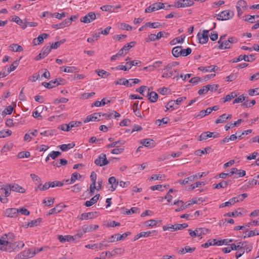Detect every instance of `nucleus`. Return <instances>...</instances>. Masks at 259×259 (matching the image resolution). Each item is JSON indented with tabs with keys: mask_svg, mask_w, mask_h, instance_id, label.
I'll return each instance as SVG.
<instances>
[{
	"mask_svg": "<svg viewBox=\"0 0 259 259\" xmlns=\"http://www.w3.org/2000/svg\"><path fill=\"white\" fill-rule=\"evenodd\" d=\"M246 243V241L239 242L237 243V245L234 243H232L231 244V246L232 247V248H231V249H233V250H240L241 249H242V248H243L244 244Z\"/></svg>",
	"mask_w": 259,
	"mask_h": 259,
	"instance_id": "nucleus-27",
	"label": "nucleus"
},
{
	"mask_svg": "<svg viewBox=\"0 0 259 259\" xmlns=\"http://www.w3.org/2000/svg\"><path fill=\"white\" fill-rule=\"evenodd\" d=\"M114 83L116 85L121 84L124 85L126 87H132V84L129 83V80L126 79L124 78L118 79V80L114 81Z\"/></svg>",
	"mask_w": 259,
	"mask_h": 259,
	"instance_id": "nucleus-24",
	"label": "nucleus"
},
{
	"mask_svg": "<svg viewBox=\"0 0 259 259\" xmlns=\"http://www.w3.org/2000/svg\"><path fill=\"white\" fill-rule=\"evenodd\" d=\"M103 116H104L106 119H109L112 117H114L115 118L119 117L120 116V115L116 111L113 110L112 111L111 113L103 114Z\"/></svg>",
	"mask_w": 259,
	"mask_h": 259,
	"instance_id": "nucleus-29",
	"label": "nucleus"
},
{
	"mask_svg": "<svg viewBox=\"0 0 259 259\" xmlns=\"http://www.w3.org/2000/svg\"><path fill=\"white\" fill-rule=\"evenodd\" d=\"M153 10L154 11L161 9H164V4L160 2H157L151 5Z\"/></svg>",
	"mask_w": 259,
	"mask_h": 259,
	"instance_id": "nucleus-32",
	"label": "nucleus"
},
{
	"mask_svg": "<svg viewBox=\"0 0 259 259\" xmlns=\"http://www.w3.org/2000/svg\"><path fill=\"white\" fill-rule=\"evenodd\" d=\"M8 237H14V235L12 233H9L8 234H5L0 238V249L1 250L12 251L11 247L13 245V243L9 241Z\"/></svg>",
	"mask_w": 259,
	"mask_h": 259,
	"instance_id": "nucleus-1",
	"label": "nucleus"
},
{
	"mask_svg": "<svg viewBox=\"0 0 259 259\" xmlns=\"http://www.w3.org/2000/svg\"><path fill=\"white\" fill-rule=\"evenodd\" d=\"M97 212H90L88 213H83L80 215L79 218L80 220L92 219L96 217V215H95V214Z\"/></svg>",
	"mask_w": 259,
	"mask_h": 259,
	"instance_id": "nucleus-15",
	"label": "nucleus"
},
{
	"mask_svg": "<svg viewBox=\"0 0 259 259\" xmlns=\"http://www.w3.org/2000/svg\"><path fill=\"white\" fill-rule=\"evenodd\" d=\"M96 19V14L94 12H90L80 19V22L84 23H89Z\"/></svg>",
	"mask_w": 259,
	"mask_h": 259,
	"instance_id": "nucleus-6",
	"label": "nucleus"
},
{
	"mask_svg": "<svg viewBox=\"0 0 259 259\" xmlns=\"http://www.w3.org/2000/svg\"><path fill=\"white\" fill-rule=\"evenodd\" d=\"M136 42L135 41H131L124 45L122 48L124 50L125 54H127L130 49L135 46Z\"/></svg>",
	"mask_w": 259,
	"mask_h": 259,
	"instance_id": "nucleus-46",
	"label": "nucleus"
},
{
	"mask_svg": "<svg viewBox=\"0 0 259 259\" xmlns=\"http://www.w3.org/2000/svg\"><path fill=\"white\" fill-rule=\"evenodd\" d=\"M247 197L246 193H243L240 195H237L236 197H234L230 199L228 202L229 206L234 204L236 202L242 201L244 199Z\"/></svg>",
	"mask_w": 259,
	"mask_h": 259,
	"instance_id": "nucleus-8",
	"label": "nucleus"
},
{
	"mask_svg": "<svg viewBox=\"0 0 259 259\" xmlns=\"http://www.w3.org/2000/svg\"><path fill=\"white\" fill-rule=\"evenodd\" d=\"M256 102L255 100H252L250 102L248 101H245L242 104V106L244 108L250 107L255 105Z\"/></svg>",
	"mask_w": 259,
	"mask_h": 259,
	"instance_id": "nucleus-50",
	"label": "nucleus"
},
{
	"mask_svg": "<svg viewBox=\"0 0 259 259\" xmlns=\"http://www.w3.org/2000/svg\"><path fill=\"white\" fill-rule=\"evenodd\" d=\"M8 187L12 191L24 193L25 192V189L16 184H8Z\"/></svg>",
	"mask_w": 259,
	"mask_h": 259,
	"instance_id": "nucleus-10",
	"label": "nucleus"
},
{
	"mask_svg": "<svg viewBox=\"0 0 259 259\" xmlns=\"http://www.w3.org/2000/svg\"><path fill=\"white\" fill-rule=\"evenodd\" d=\"M69 21L66 19L62 21L61 23L56 24H53L52 27L55 29L63 28L66 26H69Z\"/></svg>",
	"mask_w": 259,
	"mask_h": 259,
	"instance_id": "nucleus-25",
	"label": "nucleus"
},
{
	"mask_svg": "<svg viewBox=\"0 0 259 259\" xmlns=\"http://www.w3.org/2000/svg\"><path fill=\"white\" fill-rule=\"evenodd\" d=\"M209 91V88L208 85L203 86L202 88H201L198 91V94L200 95H204L206 94Z\"/></svg>",
	"mask_w": 259,
	"mask_h": 259,
	"instance_id": "nucleus-64",
	"label": "nucleus"
},
{
	"mask_svg": "<svg viewBox=\"0 0 259 259\" xmlns=\"http://www.w3.org/2000/svg\"><path fill=\"white\" fill-rule=\"evenodd\" d=\"M208 32L209 30H204L202 34L200 33L197 34V37L200 44H204L208 41Z\"/></svg>",
	"mask_w": 259,
	"mask_h": 259,
	"instance_id": "nucleus-7",
	"label": "nucleus"
},
{
	"mask_svg": "<svg viewBox=\"0 0 259 259\" xmlns=\"http://www.w3.org/2000/svg\"><path fill=\"white\" fill-rule=\"evenodd\" d=\"M141 143L145 147L151 148L154 147V142L150 139H145L141 141Z\"/></svg>",
	"mask_w": 259,
	"mask_h": 259,
	"instance_id": "nucleus-21",
	"label": "nucleus"
},
{
	"mask_svg": "<svg viewBox=\"0 0 259 259\" xmlns=\"http://www.w3.org/2000/svg\"><path fill=\"white\" fill-rule=\"evenodd\" d=\"M215 239H210L207 241V242L202 244V247L204 248H208L209 246L211 245H215Z\"/></svg>",
	"mask_w": 259,
	"mask_h": 259,
	"instance_id": "nucleus-54",
	"label": "nucleus"
},
{
	"mask_svg": "<svg viewBox=\"0 0 259 259\" xmlns=\"http://www.w3.org/2000/svg\"><path fill=\"white\" fill-rule=\"evenodd\" d=\"M99 194H96L95 196L92 197L90 200L87 201L84 203V205L87 207L91 206L92 205L95 204L97 202V201L99 200Z\"/></svg>",
	"mask_w": 259,
	"mask_h": 259,
	"instance_id": "nucleus-19",
	"label": "nucleus"
},
{
	"mask_svg": "<svg viewBox=\"0 0 259 259\" xmlns=\"http://www.w3.org/2000/svg\"><path fill=\"white\" fill-rule=\"evenodd\" d=\"M184 38L185 36H183V37H182V36L181 37H176L173 39L171 41H170V44L171 45H174L177 43H182L184 41Z\"/></svg>",
	"mask_w": 259,
	"mask_h": 259,
	"instance_id": "nucleus-56",
	"label": "nucleus"
},
{
	"mask_svg": "<svg viewBox=\"0 0 259 259\" xmlns=\"http://www.w3.org/2000/svg\"><path fill=\"white\" fill-rule=\"evenodd\" d=\"M228 185V182L227 181H223L221 182L214 184L213 185V188L214 189H220L221 188H226Z\"/></svg>",
	"mask_w": 259,
	"mask_h": 259,
	"instance_id": "nucleus-45",
	"label": "nucleus"
},
{
	"mask_svg": "<svg viewBox=\"0 0 259 259\" xmlns=\"http://www.w3.org/2000/svg\"><path fill=\"white\" fill-rule=\"evenodd\" d=\"M30 156V153L28 151H23L18 153V157L19 158H28Z\"/></svg>",
	"mask_w": 259,
	"mask_h": 259,
	"instance_id": "nucleus-55",
	"label": "nucleus"
},
{
	"mask_svg": "<svg viewBox=\"0 0 259 259\" xmlns=\"http://www.w3.org/2000/svg\"><path fill=\"white\" fill-rule=\"evenodd\" d=\"M58 129L63 131L68 132L71 129L69 124H63L59 125L58 127Z\"/></svg>",
	"mask_w": 259,
	"mask_h": 259,
	"instance_id": "nucleus-63",
	"label": "nucleus"
},
{
	"mask_svg": "<svg viewBox=\"0 0 259 259\" xmlns=\"http://www.w3.org/2000/svg\"><path fill=\"white\" fill-rule=\"evenodd\" d=\"M59 84H61V83L58 82L57 78L55 80H51L49 82H44L42 83V85L48 89H52Z\"/></svg>",
	"mask_w": 259,
	"mask_h": 259,
	"instance_id": "nucleus-13",
	"label": "nucleus"
},
{
	"mask_svg": "<svg viewBox=\"0 0 259 259\" xmlns=\"http://www.w3.org/2000/svg\"><path fill=\"white\" fill-rule=\"evenodd\" d=\"M51 51V48L50 46H45L42 48L41 52L40 53L45 58Z\"/></svg>",
	"mask_w": 259,
	"mask_h": 259,
	"instance_id": "nucleus-42",
	"label": "nucleus"
},
{
	"mask_svg": "<svg viewBox=\"0 0 259 259\" xmlns=\"http://www.w3.org/2000/svg\"><path fill=\"white\" fill-rule=\"evenodd\" d=\"M49 34L47 33H42L38 36L37 38H34L33 40V44L34 46L42 44L44 41V39L48 38Z\"/></svg>",
	"mask_w": 259,
	"mask_h": 259,
	"instance_id": "nucleus-12",
	"label": "nucleus"
},
{
	"mask_svg": "<svg viewBox=\"0 0 259 259\" xmlns=\"http://www.w3.org/2000/svg\"><path fill=\"white\" fill-rule=\"evenodd\" d=\"M243 121V120L241 119H239L237 121L234 122V123H230L229 124H226L225 126V128L226 131H228L230 128H233L234 126H237L239 124H240Z\"/></svg>",
	"mask_w": 259,
	"mask_h": 259,
	"instance_id": "nucleus-33",
	"label": "nucleus"
},
{
	"mask_svg": "<svg viewBox=\"0 0 259 259\" xmlns=\"http://www.w3.org/2000/svg\"><path fill=\"white\" fill-rule=\"evenodd\" d=\"M210 113V110L208 108L206 110H201V111H200L199 112V113L198 114V115H197V116L196 117L202 118V117L205 116V115H208Z\"/></svg>",
	"mask_w": 259,
	"mask_h": 259,
	"instance_id": "nucleus-51",
	"label": "nucleus"
},
{
	"mask_svg": "<svg viewBox=\"0 0 259 259\" xmlns=\"http://www.w3.org/2000/svg\"><path fill=\"white\" fill-rule=\"evenodd\" d=\"M67 160L65 159H60L59 161H53L52 164L54 166L60 167L62 165H66L67 164Z\"/></svg>",
	"mask_w": 259,
	"mask_h": 259,
	"instance_id": "nucleus-30",
	"label": "nucleus"
},
{
	"mask_svg": "<svg viewBox=\"0 0 259 259\" xmlns=\"http://www.w3.org/2000/svg\"><path fill=\"white\" fill-rule=\"evenodd\" d=\"M219 46H218V49L223 50L229 49L231 48L230 44L227 40H225L221 42V44H219Z\"/></svg>",
	"mask_w": 259,
	"mask_h": 259,
	"instance_id": "nucleus-44",
	"label": "nucleus"
},
{
	"mask_svg": "<svg viewBox=\"0 0 259 259\" xmlns=\"http://www.w3.org/2000/svg\"><path fill=\"white\" fill-rule=\"evenodd\" d=\"M175 101H174L173 100H171L169 102H168L166 105L165 106V107L166 108V110L165 111L168 110L169 109H171L172 110H174L175 109H176L178 108V107H175Z\"/></svg>",
	"mask_w": 259,
	"mask_h": 259,
	"instance_id": "nucleus-57",
	"label": "nucleus"
},
{
	"mask_svg": "<svg viewBox=\"0 0 259 259\" xmlns=\"http://www.w3.org/2000/svg\"><path fill=\"white\" fill-rule=\"evenodd\" d=\"M150 89L148 88V92L146 96L149 97L148 99L150 102L154 103L157 101L158 97V94L155 92H149Z\"/></svg>",
	"mask_w": 259,
	"mask_h": 259,
	"instance_id": "nucleus-14",
	"label": "nucleus"
},
{
	"mask_svg": "<svg viewBox=\"0 0 259 259\" xmlns=\"http://www.w3.org/2000/svg\"><path fill=\"white\" fill-rule=\"evenodd\" d=\"M63 207V206L61 204L57 205L56 207L49 210V215L60 212L62 210Z\"/></svg>",
	"mask_w": 259,
	"mask_h": 259,
	"instance_id": "nucleus-28",
	"label": "nucleus"
},
{
	"mask_svg": "<svg viewBox=\"0 0 259 259\" xmlns=\"http://www.w3.org/2000/svg\"><path fill=\"white\" fill-rule=\"evenodd\" d=\"M94 163L98 166H102L108 164L109 161L107 159L106 154L102 153L99 156L98 158L95 160Z\"/></svg>",
	"mask_w": 259,
	"mask_h": 259,
	"instance_id": "nucleus-5",
	"label": "nucleus"
},
{
	"mask_svg": "<svg viewBox=\"0 0 259 259\" xmlns=\"http://www.w3.org/2000/svg\"><path fill=\"white\" fill-rule=\"evenodd\" d=\"M214 133L210 132H206L202 133L198 138V140L200 141L205 140L208 138H211Z\"/></svg>",
	"mask_w": 259,
	"mask_h": 259,
	"instance_id": "nucleus-22",
	"label": "nucleus"
},
{
	"mask_svg": "<svg viewBox=\"0 0 259 259\" xmlns=\"http://www.w3.org/2000/svg\"><path fill=\"white\" fill-rule=\"evenodd\" d=\"M246 99V97L244 96L243 94L239 96L238 97L236 98V99L233 101V104H236L238 103H243Z\"/></svg>",
	"mask_w": 259,
	"mask_h": 259,
	"instance_id": "nucleus-53",
	"label": "nucleus"
},
{
	"mask_svg": "<svg viewBox=\"0 0 259 259\" xmlns=\"http://www.w3.org/2000/svg\"><path fill=\"white\" fill-rule=\"evenodd\" d=\"M171 69H168L167 68V65H166L165 67H164V68L163 69V70H166V71L164 72L162 75V77L163 78H169V77H171L172 75H173V73H172V71H171Z\"/></svg>",
	"mask_w": 259,
	"mask_h": 259,
	"instance_id": "nucleus-38",
	"label": "nucleus"
},
{
	"mask_svg": "<svg viewBox=\"0 0 259 259\" xmlns=\"http://www.w3.org/2000/svg\"><path fill=\"white\" fill-rule=\"evenodd\" d=\"M60 69L61 71L67 73H75L78 72V69L74 66H68L66 67L62 66L60 67Z\"/></svg>",
	"mask_w": 259,
	"mask_h": 259,
	"instance_id": "nucleus-20",
	"label": "nucleus"
},
{
	"mask_svg": "<svg viewBox=\"0 0 259 259\" xmlns=\"http://www.w3.org/2000/svg\"><path fill=\"white\" fill-rule=\"evenodd\" d=\"M108 182L111 185L110 189L111 191H114L116 190L119 182L116 180L114 177H110L108 179Z\"/></svg>",
	"mask_w": 259,
	"mask_h": 259,
	"instance_id": "nucleus-18",
	"label": "nucleus"
},
{
	"mask_svg": "<svg viewBox=\"0 0 259 259\" xmlns=\"http://www.w3.org/2000/svg\"><path fill=\"white\" fill-rule=\"evenodd\" d=\"M13 109H14L13 107L11 105H10V106H8L5 109V110L2 112V115L3 116H5L7 114H11L12 113V112H13Z\"/></svg>",
	"mask_w": 259,
	"mask_h": 259,
	"instance_id": "nucleus-52",
	"label": "nucleus"
},
{
	"mask_svg": "<svg viewBox=\"0 0 259 259\" xmlns=\"http://www.w3.org/2000/svg\"><path fill=\"white\" fill-rule=\"evenodd\" d=\"M234 13L233 11L230 10H225L222 11L220 14L217 16L218 20H227L232 18Z\"/></svg>",
	"mask_w": 259,
	"mask_h": 259,
	"instance_id": "nucleus-3",
	"label": "nucleus"
},
{
	"mask_svg": "<svg viewBox=\"0 0 259 259\" xmlns=\"http://www.w3.org/2000/svg\"><path fill=\"white\" fill-rule=\"evenodd\" d=\"M12 134V131L9 130L7 131L2 130L0 131V138H4L8 136H11Z\"/></svg>",
	"mask_w": 259,
	"mask_h": 259,
	"instance_id": "nucleus-49",
	"label": "nucleus"
},
{
	"mask_svg": "<svg viewBox=\"0 0 259 259\" xmlns=\"http://www.w3.org/2000/svg\"><path fill=\"white\" fill-rule=\"evenodd\" d=\"M245 235L243 237L244 238L246 237H250L252 236H254L255 235H259V230H251L249 232H244Z\"/></svg>",
	"mask_w": 259,
	"mask_h": 259,
	"instance_id": "nucleus-43",
	"label": "nucleus"
},
{
	"mask_svg": "<svg viewBox=\"0 0 259 259\" xmlns=\"http://www.w3.org/2000/svg\"><path fill=\"white\" fill-rule=\"evenodd\" d=\"M75 146L74 143H69L68 144H62L60 145V148L63 151H66L71 148H73Z\"/></svg>",
	"mask_w": 259,
	"mask_h": 259,
	"instance_id": "nucleus-35",
	"label": "nucleus"
},
{
	"mask_svg": "<svg viewBox=\"0 0 259 259\" xmlns=\"http://www.w3.org/2000/svg\"><path fill=\"white\" fill-rule=\"evenodd\" d=\"M188 227V225L186 223L183 224H176L175 225H167L166 226H163V230L164 231L170 230L171 231H174L176 230H182Z\"/></svg>",
	"mask_w": 259,
	"mask_h": 259,
	"instance_id": "nucleus-2",
	"label": "nucleus"
},
{
	"mask_svg": "<svg viewBox=\"0 0 259 259\" xmlns=\"http://www.w3.org/2000/svg\"><path fill=\"white\" fill-rule=\"evenodd\" d=\"M227 120L226 114H223L220 116L219 117L215 120V123L217 124L224 123Z\"/></svg>",
	"mask_w": 259,
	"mask_h": 259,
	"instance_id": "nucleus-61",
	"label": "nucleus"
},
{
	"mask_svg": "<svg viewBox=\"0 0 259 259\" xmlns=\"http://www.w3.org/2000/svg\"><path fill=\"white\" fill-rule=\"evenodd\" d=\"M234 174H237L238 177H235L236 178H238L239 177H243L245 176L246 171L242 169H238L237 168H232L230 170V176Z\"/></svg>",
	"mask_w": 259,
	"mask_h": 259,
	"instance_id": "nucleus-11",
	"label": "nucleus"
},
{
	"mask_svg": "<svg viewBox=\"0 0 259 259\" xmlns=\"http://www.w3.org/2000/svg\"><path fill=\"white\" fill-rule=\"evenodd\" d=\"M125 143L124 141H118L112 142L110 144L107 146V148H111L113 147L118 148L120 145H123Z\"/></svg>",
	"mask_w": 259,
	"mask_h": 259,
	"instance_id": "nucleus-41",
	"label": "nucleus"
},
{
	"mask_svg": "<svg viewBox=\"0 0 259 259\" xmlns=\"http://www.w3.org/2000/svg\"><path fill=\"white\" fill-rule=\"evenodd\" d=\"M99 228L97 225H83L82 227V230L83 233L93 231Z\"/></svg>",
	"mask_w": 259,
	"mask_h": 259,
	"instance_id": "nucleus-16",
	"label": "nucleus"
},
{
	"mask_svg": "<svg viewBox=\"0 0 259 259\" xmlns=\"http://www.w3.org/2000/svg\"><path fill=\"white\" fill-rule=\"evenodd\" d=\"M41 221V219L40 218H38L36 220H32L31 222L28 223L27 224L24 225L25 228H28V227H33L37 226L39 223H40Z\"/></svg>",
	"mask_w": 259,
	"mask_h": 259,
	"instance_id": "nucleus-36",
	"label": "nucleus"
},
{
	"mask_svg": "<svg viewBox=\"0 0 259 259\" xmlns=\"http://www.w3.org/2000/svg\"><path fill=\"white\" fill-rule=\"evenodd\" d=\"M81 178V176L77 173V172H74L71 175L70 181L69 183V184H72L74 183L76 180H80Z\"/></svg>",
	"mask_w": 259,
	"mask_h": 259,
	"instance_id": "nucleus-40",
	"label": "nucleus"
},
{
	"mask_svg": "<svg viewBox=\"0 0 259 259\" xmlns=\"http://www.w3.org/2000/svg\"><path fill=\"white\" fill-rule=\"evenodd\" d=\"M58 240L62 243H64L66 241L69 242L71 240L74 241V237L71 235H58Z\"/></svg>",
	"mask_w": 259,
	"mask_h": 259,
	"instance_id": "nucleus-23",
	"label": "nucleus"
},
{
	"mask_svg": "<svg viewBox=\"0 0 259 259\" xmlns=\"http://www.w3.org/2000/svg\"><path fill=\"white\" fill-rule=\"evenodd\" d=\"M24 243L22 241L16 242L13 243V245L12 246L11 249L12 250H19L24 247Z\"/></svg>",
	"mask_w": 259,
	"mask_h": 259,
	"instance_id": "nucleus-37",
	"label": "nucleus"
},
{
	"mask_svg": "<svg viewBox=\"0 0 259 259\" xmlns=\"http://www.w3.org/2000/svg\"><path fill=\"white\" fill-rule=\"evenodd\" d=\"M18 214V210L15 208H8L4 211V215L9 218H16Z\"/></svg>",
	"mask_w": 259,
	"mask_h": 259,
	"instance_id": "nucleus-9",
	"label": "nucleus"
},
{
	"mask_svg": "<svg viewBox=\"0 0 259 259\" xmlns=\"http://www.w3.org/2000/svg\"><path fill=\"white\" fill-rule=\"evenodd\" d=\"M131 234V232H126L122 234H115L108 238V242L111 243L115 241L122 240Z\"/></svg>",
	"mask_w": 259,
	"mask_h": 259,
	"instance_id": "nucleus-4",
	"label": "nucleus"
},
{
	"mask_svg": "<svg viewBox=\"0 0 259 259\" xmlns=\"http://www.w3.org/2000/svg\"><path fill=\"white\" fill-rule=\"evenodd\" d=\"M157 221L155 220H150L144 222V225L147 227H153L157 225Z\"/></svg>",
	"mask_w": 259,
	"mask_h": 259,
	"instance_id": "nucleus-59",
	"label": "nucleus"
},
{
	"mask_svg": "<svg viewBox=\"0 0 259 259\" xmlns=\"http://www.w3.org/2000/svg\"><path fill=\"white\" fill-rule=\"evenodd\" d=\"M182 47L181 46H177L174 47L172 50V54L175 57L178 58L182 56Z\"/></svg>",
	"mask_w": 259,
	"mask_h": 259,
	"instance_id": "nucleus-26",
	"label": "nucleus"
},
{
	"mask_svg": "<svg viewBox=\"0 0 259 259\" xmlns=\"http://www.w3.org/2000/svg\"><path fill=\"white\" fill-rule=\"evenodd\" d=\"M96 72L99 76L102 78H105L110 75L107 71L102 69H97L96 70Z\"/></svg>",
	"mask_w": 259,
	"mask_h": 259,
	"instance_id": "nucleus-47",
	"label": "nucleus"
},
{
	"mask_svg": "<svg viewBox=\"0 0 259 259\" xmlns=\"http://www.w3.org/2000/svg\"><path fill=\"white\" fill-rule=\"evenodd\" d=\"M156 40H158V36H157V34H150L148 35V37L146 39V42H149L151 41H155Z\"/></svg>",
	"mask_w": 259,
	"mask_h": 259,
	"instance_id": "nucleus-62",
	"label": "nucleus"
},
{
	"mask_svg": "<svg viewBox=\"0 0 259 259\" xmlns=\"http://www.w3.org/2000/svg\"><path fill=\"white\" fill-rule=\"evenodd\" d=\"M211 151V148L209 147H206L204 150H197L195 151V155L201 156L203 154H207Z\"/></svg>",
	"mask_w": 259,
	"mask_h": 259,
	"instance_id": "nucleus-34",
	"label": "nucleus"
},
{
	"mask_svg": "<svg viewBox=\"0 0 259 259\" xmlns=\"http://www.w3.org/2000/svg\"><path fill=\"white\" fill-rule=\"evenodd\" d=\"M25 257L26 258H31L33 257L35 253V252H32L31 249L23 251Z\"/></svg>",
	"mask_w": 259,
	"mask_h": 259,
	"instance_id": "nucleus-60",
	"label": "nucleus"
},
{
	"mask_svg": "<svg viewBox=\"0 0 259 259\" xmlns=\"http://www.w3.org/2000/svg\"><path fill=\"white\" fill-rule=\"evenodd\" d=\"M141 62L140 61L138 60H133L130 62H127L126 63V65L128 66V69H130L133 66H138L139 64H140Z\"/></svg>",
	"mask_w": 259,
	"mask_h": 259,
	"instance_id": "nucleus-48",
	"label": "nucleus"
},
{
	"mask_svg": "<svg viewBox=\"0 0 259 259\" xmlns=\"http://www.w3.org/2000/svg\"><path fill=\"white\" fill-rule=\"evenodd\" d=\"M196 231L197 236L202 237L203 235L206 234L208 232V230L205 228H199L196 229Z\"/></svg>",
	"mask_w": 259,
	"mask_h": 259,
	"instance_id": "nucleus-39",
	"label": "nucleus"
},
{
	"mask_svg": "<svg viewBox=\"0 0 259 259\" xmlns=\"http://www.w3.org/2000/svg\"><path fill=\"white\" fill-rule=\"evenodd\" d=\"M10 50L14 52H21L23 50L22 47L18 44H13L9 46Z\"/></svg>",
	"mask_w": 259,
	"mask_h": 259,
	"instance_id": "nucleus-31",
	"label": "nucleus"
},
{
	"mask_svg": "<svg viewBox=\"0 0 259 259\" xmlns=\"http://www.w3.org/2000/svg\"><path fill=\"white\" fill-rule=\"evenodd\" d=\"M160 26H161L159 22H147L145 24V26L150 27L153 28H158Z\"/></svg>",
	"mask_w": 259,
	"mask_h": 259,
	"instance_id": "nucleus-58",
	"label": "nucleus"
},
{
	"mask_svg": "<svg viewBox=\"0 0 259 259\" xmlns=\"http://www.w3.org/2000/svg\"><path fill=\"white\" fill-rule=\"evenodd\" d=\"M100 116H101V115L99 113H94L93 114L88 115L83 122L84 123H87L91 121H99L100 119L98 118Z\"/></svg>",
	"mask_w": 259,
	"mask_h": 259,
	"instance_id": "nucleus-17",
	"label": "nucleus"
}]
</instances>
